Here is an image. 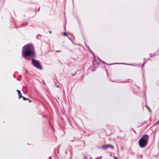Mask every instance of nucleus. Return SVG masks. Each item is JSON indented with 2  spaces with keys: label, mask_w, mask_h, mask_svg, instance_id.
<instances>
[{
  "label": "nucleus",
  "mask_w": 159,
  "mask_h": 159,
  "mask_svg": "<svg viewBox=\"0 0 159 159\" xmlns=\"http://www.w3.org/2000/svg\"><path fill=\"white\" fill-rule=\"evenodd\" d=\"M22 54L23 57L26 60H30L35 55L34 47L32 45L29 44L23 47Z\"/></svg>",
  "instance_id": "1"
},
{
  "label": "nucleus",
  "mask_w": 159,
  "mask_h": 159,
  "mask_svg": "<svg viewBox=\"0 0 159 159\" xmlns=\"http://www.w3.org/2000/svg\"><path fill=\"white\" fill-rule=\"evenodd\" d=\"M149 136L147 134L143 135L139 141V146L141 148L145 147L148 144Z\"/></svg>",
  "instance_id": "2"
},
{
  "label": "nucleus",
  "mask_w": 159,
  "mask_h": 159,
  "mask_svg": "<svg viewBox=\"0 0 159 159\" xmlns=\"http://www.w3.org/2000/svg\"><path fill=\"white\" fill-rule=\"evenodd\" d=\"M32 63L34 67L39 69L42 70V69L41 66L38 61L35 60L34 58H32Z\"/></svg>",
  "instance_id": "3"
},
{
  "label": "nucleus",
  "mask_w": 159,
  "mask_h": 159,
  "mask_svg": "<svg viewBox=\"0 0 159 159\" xmlns=\"http://www.w3.org/2000/svg\"><path fill=\"white\" fill-rule=\"evenodd\" d=\"M16 91L18 92V94L19 95V98L20 99L22 98L23 96H22L21 93L20 91L19 90H17Z\"/></svg>",
  "instance_id": "4"
},
{
  "label": "nucleus",
  "mask_w": 159,
  "mask_h": 159,
  "mask_svg": "<svg viewBox=\"0 0 159 159\" xmlns=\"http://www.w3.org/2000/svg\"><path fill=\"white\" fill-rule=\"evenodd\" d=\"M107 146H108L107 147V148H110L112 149H113L114 148V147L111 144H107Z\"/></svg>",
  "instance_id": "5"
},
{
  "label": "nucleus",
  "mask_w": 159,
  "mask_h": 159,
  "mask_svg": "<svg viewBox=\"0 0 159 159\" xmlns=\"http://www.w3.org/2000/svg\"><path fill=\"white\" fill-rule=\"evenodd\" d=\"M107 146H107V145H103V146H102L101 147V148L103 149H105L107 148Z\"/></svg>",
  "instance_id": "6"
},
{
  "label": "nucleus",
  "mask_w": 159,
  "mask_h": 159,
  "mask_svg": "<svg viewBox=\"0 0 159 159\" xmlns=\"http://www.w3.org/2000/svg\"><path fill=\"white\" fill-rule=\"evenodd\" d=\"M22 98H23V100H29L28 98H25V97H23H23H22Z\"/></svg>",
  "instance_id": "7"
},
{
  "label": "nucleus",
  "mask_w": 159,
  "mask_h": 159,
  "mask_svg": "<svg viewBox=\"0 0 159 159\" xmlns=\"http://www.w3.org/2000/svg\"><path fill=\"white\" fill-rule=\"evenodd\" d=\"M63 35H64V36H66L67 35V33L66 32H64L63 33Z\"/></svg>",
  "instance_id": "8"
},
{
  "label": "nucleus",
  "mask_w": 159,
  "mask_h": 159,
  "mask_svg": "<svg viewBox=\"0 0 159 159\" xmlns=\"http://www.w3.org/2000/svg\"><path fill=\"white\" fill-rule=\"evenodd\" d=\"M146 107L148 109L149 111L150 112H151V110H150V109L149 108L147 105L146 106Z\"/></svg>",
  "instance_id": "9"
},
{
  "label": "nucleus",
  "mask_w": 159,
  "mask_h": 159,
  "mask_svg": "<svg viewBox=\"0 0 159 159\" xmlns=\"http://www.w3.org/2000/svg\"><path fill=\"white\" fill-rule=\"evenodd\" d=\"M147 122V121H145L142 124V125H141V126H142L146 122Z\"/></svg>",
  "instance_id": "10"
},
{
  "label": "nucleus",
  "mask_w": 159,
  "mask_h": 159,
  "mask_svg": "<svg viewBox=\"0 0 159 159\" xmlns=\"http://www.w3.org/2000/svg\"><path fill=\"white\" fill-rule=\"evenodd\" d=\"M159 123V120L158 121L156 124H154V125H156L157 124H158Z\"/></svg>",
  "instance_id": "11"
},
{
  "label": "nucleus",
  "mask_w": 159,
  "mask_h": 159,
  "mask_svg": "<svg viewBox=\"0 0 159 159\" xmlns=\"http://www.w3.org/2000/svg\"><path fill=\"white\" fill-rule=\"evenodd\" d=\"M28 100H29V101L30 102H32L31 100H29V99Z\"/></svg>",
  "instance_id": "12"
},
{
  "label": "nucleus",
  "mask_w": 159,
  "mask_h": 159,
  "mask_svg": "<svg viewBox=\"0 0 159 159\" xmlns=\"http://www.w3.org/2000/svg\"><path fill=\"white\" fill-rule=\"evenodd\" d=\"M75 74H76V73H75V74H72V75H73V76H74V75H75Z\"/></svg>",
  "instance_id": "13"
},
{
  "label": "nucleus",
  "mask_w": 159,
  "mask_h": 159,
  "mask_svg": "<svg viewBox=\"0 0 159 159\" xmlns=\"http://www.w3.org/2000/svg\"><path fill=\"white\" fill-rule=\"evenodd\" d=\"M144 66V63H143V64L142 65V67H143V66Z\"/></svg>",
  "instance_id": "14"
},
{
  "label": "nucleus",
  "mask_w": 159,
  "mask_h": 159,
  "mask_svg": "<svg viewBox=\"0 0 159 159\" xmlns=\"http://www.w3.org/2000/svg\"><path fill=\"white\" fill-rule=\"evenodd\" d=\"M84 159H88L87 158H84Z\"/></svg>",
  "instance_id": "15"
},
{
  "label": "nucleus",
  "mask_w": 159,
  "mask_h": 159,
  "mask_svg": "<svg viewBox=\"0 0 159 159\" xmlns=\"http://www.w3.org/2000/svg\"><path fill=\"white\" fill-rule=\"evenodd\" d=\"M49 32L50 33H51V31H49Z\"/></svg>",
  "instance_id": "16"
},
{
  "label": "nucleus",
  "mask_w": 159,
  "mask_h": 159,
  "mask_svg": "<svg viewBox=\"0 0 159 159\" xmlns=\"http://www.w3.org/2000/svg\"><path fill=\"white\" fill-rule=\"evenodd\" d=\"M57 87H59V86L58 85V86H57Z\"/></svg>",
  "instance_id": "17"
},
{
  "label": "nucleus",
  "mask_w": 159,
  "mask_h": 159,
  "mask_svg": "<svg viewBox=\"0 0 159 159\" xmlns=\"http://www.w3.org/2000/svg\"><path fill=\"white\" fill-rule=\"evenodd\" d=\"M60 52V51H57V52Z\"/></svg>",
  "instance_id": "18"
},
{
  "label": "nucleus",
  "mask_w": 159,
  "mask_h": 159,
  "mask_svg": "<svg viewBox=\"0 0 159 159\" xmlns=\"http://www.w3.org/2000/svg\"><path fill=\"white\" fill-rule=\"evenodd\" d=\"M50 158H52V157H51V156H50Z\"/></svg>",
  "instance_id": "19"
}]
</instances>
